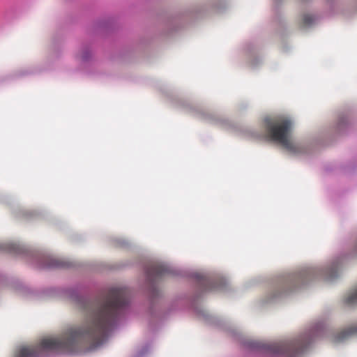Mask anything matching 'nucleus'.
<instances>
[{"label":"nucleus","mask_w":357,"mask_h":357,"mask_svg":"<svg viewBox=\"0 0 357 357\" xmlns=\"http://www.w3.org/2000/svg\"><path fill=\"white\" fill-rule=\"evenodd\" d=\"M128 303L126 288H112L95 301L83 303L86 318L82 326L71 328L58 337L43 339L38 345L22 347L17 357H42L46 351L73 353L83 344L97 347L105 341Z\"/></svg>","instance_id":"f257e3e1"},{"label":"nucleus","mask_w":357,"mask_h":357,"mask_svg":"<svg viewBox=\"0 0 357 357\" xmlns=\"http://www.w3.org/2000/svg\"><path fill=\"white\" fill-rule=\"evenodd\" d=\"M292 121L286 117L266 120V131L272 141L280 144L291 153L298 152L299 147L291 139Z\"/></svg>","instance_id":"f03ea898"},{"label":"nucleus","mask_w":357,"mask_h":357,"mask_svg":"<svg viewBox=\"0 0 357 357\" xmlns=\"http://www.w3.org/2000/svg\"><path fill=\"white\" fill-rule=\"evenodd\" d=\"M308 344L307 341L298 339L264 345V347L275 354L284 355L287 357H298L307 348Z\"/></svg>","instance_id":"7ed1b4c3"},{"label":"nucleus","mask_w":357,"mask_h":357,"mask_svg":"<svg viewBox=\"0 0 357 357\" xmlns=\"http://www.w3.org/2000/svg\"><path fill=\"white\" fill-rule=\"evenodd\" d=\"M146 276L149 281H154L169 272L167 266L159 264H153L146 268Z\"/></svg>","instance_id":"20e7f679"},{"label":"nucleus","mask_w":357,"mask_h":357,"mask_svg":"<svg viewBox=\"0 0 357 357\" xmlns=\"http://www.w3.org/2000/svg\"><path fill=\"white\" fill-rule=\"evenodd\" d=\"M357 333V325L352 326L347 329L342 331L337 337V340L341 341L351 335Z\"/></svg>","instance_id":"39448f33"},{"label":"nucleus","mask_w":357,"mask_h":357,"mask_svg":"<svg viewBox=\"0 0 357 357\" xmlns=\"http://www.w3.org/2000/svg\"><path fill=\"white\" fill-rule=\"evenodd\" d=\"M48 267H68L69 264L66 261L57 259H51L50 261L46 265Z\"/></svg>","instance_id":"423d86ee"},{"label":"nucleus","mask_w":357,"mask_h":357,"mask_svg":"<svg viewBox=\"0 0 357 357\" xmlns=\"http://www.w3.org/2000/svg\"><path fill=\"white\" fill-rule=\"evenodd\" d=\"M314 21V17L310 15H305L302 18V26H308Z\"/></svg>","instance_id":"0eeeda50"},{"label":"nucleus","mask_w":357,"mask_h":357,"mask_svg":"<svg viewBox=\"0 0 357 357\" xmlns=\"http://www.w3.org/2000/svg\"><path fill=\"white\" fill-rule=\"evenodd\" d=\"M345 302L348 305H354L357 303V290L349 295L345 300Z\"/></svg>","instance_id":"6e6552de"},{"label":"nucleus","mask_w":357,"mask_h":357,"mask_svg":"<svg viewBox=\"0 0 357 357\" xmlns=\"http://www.w3.org/2000/svg\"><path fill=\"white\" fill-rule=\"evenodd\" d=\"M12 247H13V248H12V250H15V249H16V248H15V245H12Z\"/></svg>","instance_id":"1a4fd4ad"},{"label":"nucleus","mask_w":357,"mask_h":357,"mask_svg":"<svg viewBox=\"0 0 357 357\" xmlns=\"http://www.w3.org/2000/svg\"><path fill=\"white\" fill-rule=\"evenodd\" d=\"M335 276H337V271H335V273H334V275H332V277H335Z\"/></svg>","instance_id":"9d476101"}]
</instances>
